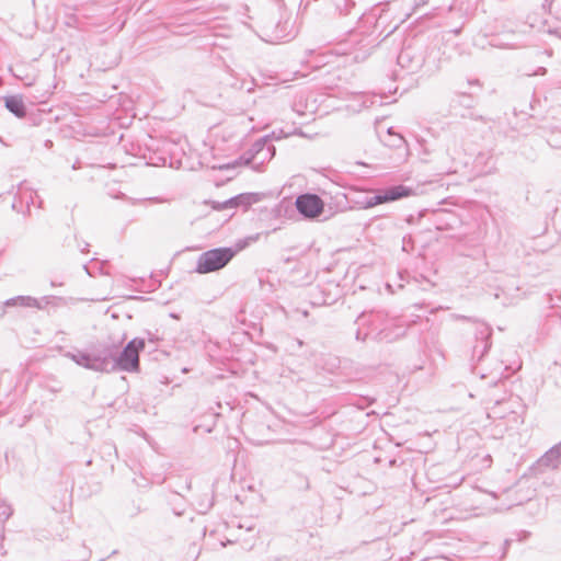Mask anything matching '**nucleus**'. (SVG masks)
Here are the masks:
<instances>
[{
    "instance_id": "nucleus-1",
    "label": "nucleus",
    "mask_w": 561,
    "mask_h": 561,
    "mask_svg": "<svg viewBox=\"0 0 561 561\" xmlns=\"http://www.w3.org/2000/svg\"><path fill=\"white\" fill-rule=\"evenodd\" d=\"M144 339L135 337L119 351L114 343H99L89 351L68 352L65 356L77 365L96 373L139 371V353L145 348Z\"/></svg>"
},
{
    "instance_id": "nucleus-2",
    "label": "nucleus",
    "mask_w": 561,
    "mask_h": 561,
    "mask_svg": "<svg viewBox=\"0 0 561 561\" xmlns=\"http://www.w3.org/2000/svg\"><path fill=\"white\" fill-rule=\"evenodd\" d=\"M236 252L231 248H218L208 250L198 256L196 271L201 274L218 271L225 267Z\"/></svg>"
},
{
    "instance_id": "nucleus-3",
    "label": "nucleus",
    "mask_w": 561,
    "mask_h": 561,
    "mask_svg": "<svg viewBox=\"0 0 561 561\" xmlns=\"http://www.w3.org/2000/svg\"><path fill=\"white\" fill-rule=\"evenodd\" d=\"M414 194V191L405 185H396L388 187L377 195L368 196L363 199L355 201L358 208L368 209L376 205L394 202L404 197H409Z\"/></svg>"
},
{
    "instance_id": "nucleus-4",
    "label": "nucleus",
    "mask_w": 561,
    "mask_h": 561,
    "mask_svg": "<svg viewBox=\"0 0 561 561\" xmlns=\"http://www.w3.org/2000/svg\"><path fill=\"white\" fill-rule=\"evenodd\" d=\"M275 154V147L266 138L256 140L251 149L245 152L240 160L251 165L253 170L260 171L261 165L270 161Z\"/></svg>"
},
{
    "instance_id": "nucleus-5",
    "label": "nucleus",
    "mask_w": 561,
    "mask_h": 561,
    "mask_svg": "<svg viewBox=\"0 0 561 561\" xmlns=\"http://www.w3.org/2000/svg\"><path fill=\"white\" fill-rule=\"evenodd\" d=\"M296 208L300 215L308 219L319 217L324 209L323 201L316 194H301L296 198Z\"/></svg>"
},
{
    "instance_id": "nucleus-6",
    "label": "nucleus",
    "mask_w": 561,
    "mask_h": 561,
    "mask_svg": "<svg viewBox=\"0 0 561 561\" xmlns=\"http://www.w3.org/2000/svg\"><path fill=\"white\" fill-rule=\"evenodd\" d=\"M446 154L453 162L466 163L463 158L466 156L462 141L456 136H450L445 141Z\"/></svg>"
},
{
    "instance_id": "nucleus-7",
    "label": "nucleus",
    "mask_w": 561,
    "mask_h": 561,
    "mask_svg": "<svg viewBox=\"0 0 561 561\" xmlns=\"http://www.w3.org/2000/svg\"><path fill=\"white\" fill-rule=\"evenodd\" d=\"M5 107L16 117L22 118L26 115V108L22 96L11 95L4 99Z\"/></svg>"
},
{
    "instance_id": "nucleus-8",
    "label": "nucleus",
    "mask_w": 561,
    "mask_h": 561,
    "mask_svg": "<svg viewBox=\"0 0 561 561\" xmlns=\"http://www.w3.org/2000/svg\"><path fill=\"white\" fill-rule=\"evenodd\" d=\"M5 306H21V307H30V308H42L41 304L36 298L31 296H18L14 298H10L4 302Z\"/></svg>"
},
{
    "instance_id": "nucleus-9",
    "label": "nucleus",
    "mask_w": 561,
    "mask_h": 561,
    "mask_svg": "<svg viewBox=\"0 0 561 561\" xmlns=\"http://www.w3.org/2000/svg\"><path fill=\"white\" fill-rule=\"evenodd\" d=\"M561 455L554 451V447L550 448L540 459L542 466L557 468L559 466V459Z\"/></svg>"
},
{
    "instance_id": "nucleus-10",
    "label": "nucleus",
    "mask_w": 561,
    "mask_h": 561,
    "mask_svg": "<svg viewBox=\"0 0 561 561\" xmlns=\"http://www.w3.org/2000/svg\"><path fill=\"white\" fill-rule=\"evenodd\" d=\"M404 332H405V330L402 325H397L394 334L389 333L387 330L380 331L379 334H380V340L391 342V341L398 339L399 336H402L404 334Z\"/></svg>"
},
{
    "instance_id": "nucleus-11",
    "label": "nucleus",
    "mask_w": 561,
    "mask_h": 561,
    "mask_svg": "<svg viewBox=\"0 0 561 561\" xmlns=\"http://www.w3.org/2000/svg\"><path fill=\"white\" fill-rule=\"evenodd\" d=\"M248 199H249V198H248V196L242 195V194H241V195H238V196H234V197H232V198H230V199H228V201H226V202L224 203V208H232V207H237V206H239L240 204L245 203V201H248Z\"/></svg>"
},
{
    "instance_id": "nucleus-12",
    "label": "nucleus",
    "mask_w": 561,
    "mask_h": 561,
    "mask_svg": "<svg viewBox=\"0 0 561 561\" xmlns=\"http://www.w3.org/2000/svg\"><path fill=\"white\" fill-rule=\"evenodd\" d=\"M13 514V510L10 504L4 501H0V519L2 522L8 520Z\"/></svg>"
},
{
    "instance_id": "nucleus-13",
    "label": "nucleus",
    "mask_w": 561,
    "mask_h": 561,
    "mask_svg": "<svg viewBox=\"0 0 561 561\" xmlns=\"http://www.w3.org/2000/svg\"><path fill=\"white\" fill-rule=\"evenodd\" d=\"M481 335L488 337L490 335V329L486 325H482Z\"/></svg>"
},
{
    "instance_id": "nucleus-14",
    "label": "nucleus",
    "mask_w": 561,
    "mask_h": 561,
    "mask_svg": "<svg viewBox=\"0 0 561 561\" xmlns=\"http://www.w3.org/2000/svg\"><path fill=\"white\" fill-rule=\"evenodd\" d=\"M553 447H554V451H558L559 455H561V442Z\"/></svg>"
},
{
    "instance_id": "nucleus-15",
    "label": "nucleus",
    "mask_w": 561,
    "mask_h": 561,
    "mask_svg": "<svg viewBox=\"0 0 561 561\" xmlns=\"http://www.w3.org/2000/svg\"><path fill=\"white\" fill-rule=\"evenodd\" d=\"M398 59L401 61L403 59V54H401Z\"/></svg>"
},
{
    "instance_id": "nucleus-16",
    "label": "nucleus",
    "mask_w": 561,
    "mask_h": 561,
    "mask_svg": "<svg viewBox=\"0 0 561 561\" xmlns=\"http://www.w3.org/2000/svg\"><path fill=\"white\" fill-rule=\"evenodd\" d=\"M364 319H365V317H364V316H360V317L358 318V320H359V321H364Z\"/></svg>"
}]
</instances>
